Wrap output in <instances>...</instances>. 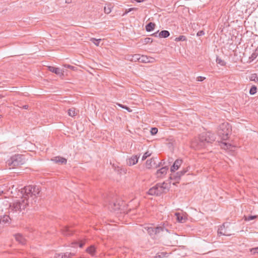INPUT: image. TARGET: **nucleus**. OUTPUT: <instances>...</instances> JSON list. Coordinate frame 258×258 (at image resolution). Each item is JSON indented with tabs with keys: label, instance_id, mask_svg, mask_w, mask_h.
Returning <instances> with one entry per match:
<instances>
[{
	"label": "nucleus",
	"instance_id": "864d4df0",
	"mask_svg": "<svg viewBox=\"0 0 258 258\" xmlns=\"http://www.w3.org/2000/svg\"><path fill=\"white\" fill-rule=\"evenodd\" d=\"M66 2L67 3H70L69 0H66Z\"/></svg>",
	"mask_w": 258,
	"mask_h": 258
},
{
	"label": "nucleus",
	"instance_id": "4d7b16f0",
	"mask_svg": "<svg viewBox=\"0 0 258 258\" xmlns=\"http://www.w3.org/2000/svg\"><path fill=\"white\" fill-rule=\"evenodd\" d=\"M1 118V115H0V118Z\"/></svg>",
	"mask_w": 258,
	"mask_h": 258
},
{
	"label": "nucleus",
	"instance_id": "4468645a",
	"mask_svg": "<svg viewBox=\"0 0 258 258\" xmlns=\"http://www.w3.org/2000/svg\"><path fill=\"white\" fill-rule=\"evenodd\" d=\"M154 58L151 57H148L146 55H141L140 62L144 63L153 62Z\"/></svg>",
	"mask_w": 258,
	"mask_h": 258
},
{
	"label": "nucleus",
	"instance_id": "9b49d317",
	"mask_svg": "<svg viewBox=\"0 0 258 258\" xmlns=\"http://www.w3.org/2000/svg\"><path fill=\"white\" fill-rule=\"evenodd\" d=\"M139 158V156L133 155L127 160L126 163L128 166L134 165L138 162Z\"/></svg>",
	"mask_w": 258,
	"mask_h": 258
},
{
	"label": "nucleus",
	"instance_id": "e433bc0d",
	"mask_svg": "<svg viewBox=\"0 0 258 258\" xmlns=\"http://www.w3.org/2000/svg\"><path fill=\"white\" fill-rule=\"evenodd\" d=\"M5 187L4 185H0V195L4 193Z\"/></svg>",
	"mask_w": 258,
	"mask_h": 258
},
{
	"label": "nucleus",
	"instance_id": "2f4dec72",
	"mask_svg": "<svg viewBox=\"0 0 258 258\" xmlns=\"http://www.w3.org/2000/svg\"><path fill=\"white\" fill-rule=\"evenodd\" d=\"M216 62L217 63L220 64L222 66H224L225 65V61L220 58L217 57L216 59Z\"/></svg>",
	"mask_w": 258,
	"mask_h": 258
},
{
	"label": "nucleus",
	"instance_id": "39448f33",
	"mask_svg": "<svg viewBox=\"0 0 258 258\" xmlns=\"http://www.w3.org/2000/svg\"><path fill=\"white\" fill-rule=\"evenodd\" d=\"M25 156L21 154H15L8 160L7 163L13 167L18 166L25 164Z\"/></svg>",
	"mask_w": 258,
	"mask_h": 258
},
{
	"label": "nucleus",
	"instance_id": "8fccbe9b",
	"mask_svg": "<svg viewBox=\"0 0 258 258\" xmlns=\"http://www.w3.org/2000/svg\"><path fill=\"white\" fill-rule=\"evenodd\" d=\"M135 1L138 3H141V2H143L144 1V0H135Z\"/></svg>",
	"mask_w": 258,
	"mask_h": 258
},
{
	"label": "nucleus",
	"instance_id": "9d476101",
	"mask_svg": "<svg viewBox=\"0 0 258 258\" xmlns=\"http://www.w3.org/2000/svg\"><path fill=\"white\" fill-rule=\"evenodd\" d=\"M188 171L187 169H183L180 171L175 173L174 174L172 175V178L175 180H178L180 179L181 177L186 173Z\"/></svg>",
	"mask_w": 258,
	"mask_h": 258
},
{
	"label": "nucleus",
	"instance_id": "c85d7f7f",
	"mask_svg": "<svg viewBox=\"0 0 258 258\" xmlns=\"http://www.w3.org/2000/svg\"><path fill=\"white\" fill-rule=\"evenodd\" d=\"M186 40V37L183 35H180L179 37H176L175 39L176 41H185Z\"/></svg>",
	"mask_w": 258,
	"mask_h": 258
},
{
	"label": "nucleus",
	"instance_id": "a211bd4d",
	"mask_svg": "<svg viewBox=\"0 0 258 258\" xmlns=\"http://www.w3.org/2000/svg\"><path fill=\"white\" fill-rule=\"evenodd\" d=\"M168 168L167 166H165L161 168L160 169L158 170L157 171V176L160 177L162 175H165L167 173V171L168 170Z\"/></svg>",
	"mask_w": 258,
	"mask_h": 258
},
{
	"label": "nucleus",
	"instance_id": "f3484780",
	"mask_svg": "<svg viewBox=\"0 0 258 258\" xmlns=\"http://www.w3.org/2000/svg\"><path fill=\"white\" fill-rule=\"evenodd\" d=\"M86 251L92 256H94L96 252V248L94 245H91L86 249Z\"/></svg>",
	"mask_w": 258,
	"mask_h": 258
},
{
	"label": "nucleus",
	"instance_id": "20e7f679",
	"mask_svg": "<svg viewBox=\"0 0 258 258\" xmlns=\"http://www.w3.org/2000/svg\"><path fill=\"white\" fill-rule=\"evenodd\" d=\"M231 132V126L228 122H223L219 125L218 136L222 140H226Z\"/></svg>",
	"mask_w": 258,
	"mask_h": 258
},
{
	"label": "nucleus",
	"instance_id": "ddd939ff",
	"mask_svg": "<svg viewBox=\"0 0 258 258\" xmlns=\"http://www.w3.org/2000/svg\"><path fill=\"white\" fill-rule=\"evenodd\" d=\"M14 236L16 241H18L19 243L21 244L22 245H24L26 244V240L22 234L18 233L16 234Z\"/></svg>",
	"mask_w": 258,
	"mask_h": 258
},
{
	"label": "nucleus",
	"instance_id": "ea45409f",
	"mask_svg": "<svg viewBox=\"0 0 258 258\" xmlns=\"http://www.w3.org/2000/svg\"><path fill=\"white\" fill-rule=\"evenodd\" d=\"M64 67L66 68H69V69H73L74 68V67L72 66H71L70 64H64Z\"/></svg>",
	"mask_w": 258,
	"mask_h": 258
},
{
	"label": "nucleus",
	"instance_id": "2eb2a0df",
	"mask_svg": "<svg viewBox=\"0 0 258 258\" xmlns=\"http://www.w3.org/2000/svg\"><path fill=\"white\" fill-rule=\"evenodd\" d=\"M153 167H156L155 159L153 158L147 160L146 162V167L150 169Z\"/></svg>",
	"mask_w": 258,
	"mask_h": 258
},
{
	"label": "nucleus",
	"instance_id": "a878e982",
	"mask_svg": "<svg viewBox=\"0 0 258 258\" xmlns=\"http://www.w3.org/2000/svg\"><path fill=\"white\" fill-rule=\"evenodd\" d=\"M222 144L224 145V147H223V148H224L225 149H230V150L231 149H232V148L234 147V146H232L229 143L223 142Z\"/></svg>",
	"mask_w": 258,
	"mask_h": 258
},
{
	"label": "nucleus",
	"instance_id": "a19ab883",
	"mask_svg": "<svg viewBox=\"0 0 258 258\" xmlns=\"http://www.w3.org/2000/svg\"><path fill=\"white\" fill-rule=\"evenodd\" d=\"M204 32L203 31H199L197 33L198 36H202L204 34Z\"/></svg>",
	"mask_w": 258,
	"mask_h": 258
},
{
	"label": "nucleus",
	"instance_id": "cd10ccee",
	"mask_svg": "<svg viewBox=\"0 0 258 258\" xmlns=\"http://www.w3.org/2000/svg\"><path fill=\"white\" fill-rule=\"evenodd\" d=\"M256 87L255 86H253L251 87L249 90V94L250 95H254L256 93Z\"/></svg>",
	"mask_w": 258,
	"mask_h": 258
},
{
	"label": "nucleus",
	"instance_id": "7ed1b4c3",
	"mask_svg": "<svg viewBox=\"0 0 258 258\" xmlns=\"http://www.w3.org/2000/svg\"><path fill=\"white\" fill-rule=\"evenodd\" d=\"M168 188V183L163 182V183H158L154 186L149 189L148 194L152 196H160L165 189Z\"/></svg>",
	"mask_w": 258,
	"mask_h": 258
},
{
	"label": "nucleus",
	"instance_id": "1a4fd4ad",
	"mask_svg": "<svg viewBox=\"0 0 258 258\" xmlns=\"http://www.w3.org/2000/svg\"><path fill=\"white\" fill-rule=\"evenodd\" d=\"M48 70L58 76H61L63 75V72L60 68H56L52 66H49Z\"/></svg>",
	"mask_w": 258,
	"mask_h": 258
},
{
	"label": "nucleus",
	"instance_id": "4be33fe9",
	"mask_svg": "<svg viewBox=\"0 0 258 258\" xmlns=\"http://www.w3.org/2000/svg\"><path fill=\"white\" fill-rule=\"evenodd\" d=\"M155 26L154 23L150 22L146 26V30L147 32H151L154 30Z\"/></svg>",
	"mask_w": 258,
	"mask_h": 258
},
{
	"label": "nucleus",
	"instance_id": "c03bdc74",
	"mask_svg": "<svg viewBox=\"0 0 258 258\" xmlns=\"http://www.w3.org/2000/svg\"><path fill=\"white\" fill-rule=\"evenodd\" d=\"M84 245H85V242L81 241V242H80L79 246L81 248V247H83Z\"/></svg>",
	"mask_w": 258,
	"mask_h": 258
},
{
	"label": "nucleus",
	"instance_id": "5701e85b",
	"mask_svg": "<svg viewBox=\"0 0 258 258\" xmlns=\"http://www.w3.org/2000/svg\"><path fill=\"white\" fill-rule=\"evenodd\" d=\"M68 113L69 116L74 117L77 114V112L76 111L75 108H72L68 110Z\"/></svg>",
	"mask_w": 258,
	"mask_h": 258
},
{
	"label": "nucleus",
	"instance_id": "c756f323",
	"mask_svg": "<svg viewBox=\"0 0 258 258\" xmlns=\"http://www.w3.org/2000/svg\"><path fill=\"white\" fill-rule=\"evenodd\" d=\"M101 40V39H96L94 38H93L91 39V41L92 42H93L94 43V44L96 45V46L99 45V43H100Z\"/></svg>",
	"mask_w": 258,
	"mask_h": 258
},
{
	"label": "nucleus",
	"instance_id": "f8f14e48",
	"mask_svg": "<svg viewBox=\"0 0 258 258\" xmlns=\"http://www.w3.org/2000/svg\"><path fill=\"white\" fill-rule=\"evenodd\" d=\"M182 163V160L181 159H176L172 166L170 168V170L171 172H174L175 170H177L178 169V168L181 166V164Z\"/></svg>",
	"mask_w": 258,
	"mask_h": 258
},
{
	"label": "nucleus",
	"instance_id": "37998d69",
	"mask_svg": "<svg viewBox=\"0 0 258 258\" xmlns=\"http://www.w3.org/2000/svg\"><path fill=\"white\" fill-rule=\"evenodd\" d=\"M159 31H157L156 32H155L152 35L156 37H158V34H159Z\"/></svg>",
	"mask_w": 258,
	"mask_h": 258
},
{
	"label": "nucleus",
	"instance_id": "f704fd0d",
	"mask_svg": "<svg viewBox=\"0 0 258 258\" xmlns=\"http://www.w3.org/2000/svg\"><path fill=\"white\" fill-rule=\"evenodd\" d=\"M158 132V129L156 127H152L151 129V134L152 135H156Z\"/></svg>",
	"mask_w": 258,
	"mask_h": 258
},
{
	"label": "nucleus",
	"instance_id": "c9c22d12",
	"mask_svg": "<svg viewBox=\"0 0 258 258\" xmlns=\"http://www.w3.org/2000/svg\"><path fill=\"white\" fill-rule=\"evenodd\" d=\"M70 253L69 252L62 253L63 258H70Z\"/></svg>",
	"mask_w": 258,
	"mask_h": 258
},
{
	"label": "nucleus",
	"instance_id": "79ce46f5",
	"mask_svg": "<svg viewBox=\"0 0 258 258\" xmlns=\"http://www.w3.org/2000/svg\"><path fill=\"white\" fill-rule=\"evenodd\" d=\"M205 79V77H203L200 76V77H199L198 78V81H203V80H204Z\"/></svg>",
	"mask_w": 258,
	"mask_h": 258
},
{
	"label": "nucleus",
	"instance_id": "473e14b6",
	"mask_svg": "<svg viewBox=\"0 0 258 258\" xmlns=\"http://www.w3.org/2000/svg\"><path fill=\"white\" fill-rule=\"evenodd\" d=\"M250 251L253 254H258V247L251 248Z\"/></svg>",
	"mask_w": 258,
	"mask_h": 258
},
{
	"label": "nucleus",
	"instance_id": "6e6d98bb",
	"mask_svg": "<svg viewBox=\"0 0 258 258\" xmlns=\"http://www.w3.org/2000/svg\"><path fill=\"white\" fill-rule=\"evenodd\" d=\"M2 97V96L0 95V98Z\"/></svg>",
	"mask_w": 258,
	"mask_h": 258
},
{
	"label": "nucleus",
	"instance_id": "bb28decb",
	"mask_svg": "<svg viewBox=\"0 0 258 258\" xmlns=\"http://www.w3.org/2000/svg\"><path fill=\"white\" fill-rule=\"evenodd\" d=\"M250 80L255 82H258V75L257 74H253L250 77Z\"/></svg>",
	"mask_w": 258,
	"mask_h": 258
},
{
	"label": "nucleus",
	"instance_id": "aec40b11",
	"mask_svg": "<svg viewBox=\"0 0 258 258\" xmlns=\"http://www.w3.org/2000/svg\"><path fill=\"white\" fill-rule=\"evenodd\" d=\"M175 215L177 221L179 223H184L186 221V218L181 214L176 213Z\"/></svg>",
	"mask_w": 258,
	"mask_h": 258
},
{
	"label": "nucleus",
	"instance_id": "3c124183",
	"mask_svg": "<svg viewBox=\"0 0 258 258\" xmlns=\"http://www.w3.org/2000/svg\"><path fill=\"white\" fill-rule=\"evenodd\" d=\"M69 253H70V257L75 255V253H72V252H69Z\"/></svg>",
	"mask_w": 258,
	"mask_h": 258
},
{
	"label": "nucleus",
	"instance_id": "f257e3e1",
	"mask_svg": "<svg viewBox=\"0 0 258 258\" xmlns=\"http://www.w3.org/2000/svg\"><path fill=\"white\" fill-rule=\"evenodd\" d=\"M40 192L39 186L29 185L21 189L22 197L20 200L10 205V213L13 216H17L20 213L23 214L35 204Z\"/></svg>",
	"mask_w": 258,
	"mask_h": 258
},
{
	"label": "nucleus",
	"instance_id": "f03ea898",
	"mask_svg": "<svg viewBox=\"0 0 258 258\" xmlns=\"http://www.w3.org/2000/svg\"><path fill=\"white\" fill-rule=\"evenodd\" d=\"M216 139L215 136L211 132H204L201 134L198 139L191 143V147L196 149L204 148L207 143H211Z\"/></svg>",
	"mask_w": 258,
	"mask_h": 258
},
{
	"label": "nucleus",
	"instance_id": "09e8293b",
	"mask_svg": "<svg viewBox=\"0 0 258 258\" xmlns=\"http://www.w3.org/2000/svg\"><path fill=\"white\" fill-rule=\"evenodd\" d=\"M28 107H29L28 105H25L23 106L22 108L25 109H27L28 108Z\"/></svg>",
	"mask_w": 258,
	"mask_h": 258
},
{
	"label": "nucleus",
	"instance_id": "6ab92c4d",
	"mask_svg": "<svg viewBox=\"0 0 258 258\" xmlns=\"http://www.w3.org/2000/svg\"><path fill=\"white\" fill-rule=\"evenodd\" d=\"M54 162L56 163L66 164L67 163V159L60 157H55L52 159Z\"/></svg>",
	"mask_w": 258,
	"mask_h": 258
},
{
	"label": "nucleus",
	"instance_id": "6e6552de",
	"mask_svg": "<svg viewBox=\"0 0 258 258\" xmlns=\"http://www.w3.org/2000/svg\"><path fill=\"white\" fill-rule=\"evenodd\" d=\"M11 221V219L9 215H4L0 216V229L5 225L9 224Z\"/></svg>",
	"mask_w": 258,
	"mask_h": 258
},
{
	"label": "nucleus",
	"instance_id": "423d86ee",
	"mask_svg": "<svg viewBox=\"0 0 258 258\" xmlns=\"http://www.w3.org/2000/svg\"><path fill=\"white\" fill-rule=\"evenodd\" d=\"M144 229L147 231L148 233L153 238H155L156 235L163 233L164 231L169 232L168 229L164 226H158L156 227L146 226L144 227Z\"/></svg>",
	"mask_w": 258,
	"mask_h": 258
},
{
	"label": "nucleus",
	"instance_id": "5fc2aeb1",
	"mask_svg": "<svg viewBox=\"0 0 258 258\" xmlns=\"http://www.w3.org/2000/svg\"><path fill=\"white\" fill-rule=\"evenodd\" d=\"M251 57H255V56H254V54H252V55H251Z\"/></svg>",
	"mask_w": 258,
	"mask_h": 258
},
{
	"label": "nucleus",
	"instance_id": "412c9836",
	"mask_svg": "<svg viewBox=\"0 0 258 258\" xmlns=\"http://www.w3.org/2000/svg\"><path fill=\"white\" fill-rule=\"evenodd\" d=\"M170 35V33L167 30H162L159 32L158 34V37L160 38H167Z\"/></svg>",
	"mask_w": 258,
	"mask_h": 258
},
{
	"label": "nucleus",
	"instance_id": "49530a36",
	"mask_svg": "<svg viewBox=\"0 0 258 258\" xmlns=\"http://www.w3.org/2000/svg\"><path fill=\"white\" fill-rule=\"evenodd\" d=\"M125 108H124V109H126V110H127V111L131 112H132V109L131 108H130L129 107H128L127 106H125L124 107Z\"/></svg>",
	"mask_w": 258,
	"mask_h": 258
},
{
	"label": "nucleus",
	"instance_id": "72a5a7b5",
	"mask_svg": "<svg viewBox=\"0 0 258 258\" xmlns=\"http://www.w3.org/2000/svg\"><path fill=\"white\" fill-rule=\"evenodd\" d=\"M151 154L149 153L148 151L146 152L144 154L143 156H142V160H145L147 157H149L151 155Z\"/></svg>",
	"mask_w": 258,
	"mask_h": 258
},
{
	"label": "nucleus",
	"instance_id": "393cba45",
	"mask_svg": "<svg viewBox=\"0 0 258 258\" xmlns=\"http://www.w3.org/2000/svg\"><path fill=\"white\" fill-rule=\"evenodd\" d=\"M140 54H136L132 56V58L131 59L132 61H138L140 62Z\"/></svg>",
	"mask_w": 258,
	"mask_h": 258
},
{
	"label": "nucleus",
	"instance_id": "58836bf2",
	"mask_svg": "<svg viewBox=\"0 0 258 258\" xmlns=\"http://www.w3.org/2000/svg\"><path fill=\"white\" fill-rule=\"evenodd\" d=\"M104 12L105 13L109 14L111 12V10L109 8H106L104 7Z\"/></svg>",
	"mask_w": 258,
	"mask_h": 258
},
{
	"label": "nucleus",
	"instance_id": "dca6fc26",
	"mask_svg": "<svg viewBox=\"0 0 258 258\" xmlns=\"http://www.w3.org/2000/svg\"><path fill=\"white\" fill-rule=\"evenodd\" d=\"M61 233L64 236H70L73 234V230L68 227L65 226L61 229Z\"/></svg>",
	"mask_w": 258,
	"mask_h": 258
},
{
	"label": "nucleus",
	"instance_id": "7c9ffc66",
	"mask_svg": "<svg viewBox=\"0 0 258 258\" xmlns=\"http://www.w3.org/2000/svg\"><path fill=\"white\" fill-rule=\"evenodd\" d=\"M152 41H153V39L152 38L146 37V38H144L143 43L144 44H148V43H152Z\"/></svg>",
	"mask_w": 258,
	"mask_h": 258
},
{
	"label": "nucleus",
	"instance_id": "b1692460",
	"mask_svg": "<svg viewBox=\"0 0 258 258\" xmlns=\"http://www.w3.org/2000/svg\"><path fill=\"white\" fill-rule=\"evenodd\" d=\"M257 218H258V215L244 216V220L246 221H249Z\"/></svg>",
	"mask_w": 258,
	"mask_h": 258
},
{
	"label": "nucleus",
	"instance_id": "603ef678",
	"mask_svg": "<svg viewBox=\"0 0 258 258\" xmlns=\"http://www.w3.org/2000/svg\"><path fill=\"white\" fill-rule=\"evenodd\" d=\"M127 13H128V12H127V11L126 10L125 12L123 14V16L126 15Z\"/></svg>",
	"mask_w": 258,
	"mask_h": 258
},
{
	"label": "nucleus",
	"instance_id": "de8ad7c7",
	"mask_svg": "<svg viewBox=\"0 0 258 258\" xmlns=\"http://www.w3.org/2000/svg\"><path fill=\"white\" fill-rule=\"evenodd\" d=\"M117 104L119 107H121V108H123V109H124V108H125V107H125V105H122V104H119V103H117Z\"/></svg>",
	"mask_w": 258,
	"mask_h": 258
},
{
	"label": "nucleus",
	"instance_id": "0eeeda50",
	"mask_svg": "<svg viewBox=\"0 0 258 258\" xmlns=\"http://www.w3.org/2000/svg\"><path fill=\"white\" fill-rule=\"evenodd\" d=\"M228 224L225 223H223L218 230V235H225L230 236L231 234L230 233L229 230L227 229Z\"/></svg>",
	"mask_w": 258,
	"mask_h": 258
},
{
	"label": "nucleus",
	"instance_id": "a18cd8bd",
	"mask_svg": "<svg viewBox=\"0 0 258 258\" xmlns=\"http://www.w3.org/2000/svg\"><path fill=\"white\" fill-rule=\"evenodd\" d=\"M136 9V8H130L126 10V11H127V12L129 13V12H130L133 10H135Z\"/></svg>",
	"mask_w": 258,
	"mask_h": 258
},
{
	"label": "nucleus",
	"instance_id": "4c0bfd02",
	"mask_svg": "<svg viewBox=\"0 0 258 258\" xmlns=\"http://www.w3.org/2000/svg\"><path fill=\"white\" fill-rule=\"evenodd\" d=\"M54 258H63L62 253L55 254Z\"/></svg>",
	"mask_w": 258,
	"mask_h": 258
}]
</instances>
